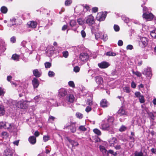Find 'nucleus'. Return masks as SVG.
Here are the masks:
<instances>
[{
    "mask_svg": "<svg viewBox=\"0 0 156 156\" xmlns=\"http://www.w3.org/2000/svg\"><path fill=\"white\" fill-rule=\"evenodd\" d=\"M29 102L30 101L22 99L17 102L16 103V106L19 108L25 109L27 108Z\"/></svg>",
    "mask_w": 156,
    "mask_h": 156,
    "instance_id": "1",
    "label": "nucleus"
},
{
    "mask_svg": "<svg viewBox=\"0 0 156 156\" xmlns=\"http://www.w3.org/2000/svg\"><path fill=\"white\" fill-rule=\"evenodd\" d=\"M142 73L148 78L150 79L152 76V72L151 68L147 67L144 68L142 72Z\"/></svg>",
    "mask_w": 156,
    "mask_h": 156,
    "instance_id": "2",
    "label": "nucleus"
},
{
    "mask_svg": "<svg viewBox=\"0 0 156 156\" xmlns=\"http://www.w3.org/2000/svg\"><path fill=\"white\" fill-rule=\"evenodd\" d=\"M86 23L89 26H91L95 23L94 17L92 15L87 16L85 18Z\"/></svg>",
    "mask_w": 156,
    "mask_h": 156,
    "instance_id": "3",
    "label": "nucleus"
},
{
    "mask_svg": "<svg viewBox=\"0 0 156 156\" xmlns=\"http://www.w3.org/2000/svg\"><path fill=\"white\" fill-rule=\"evenodd\" d=\"M140 46L142 48L145 47L147 44L148 39L145 37H141L138 41Z\"/></svg>",
    "mask_w": 156,
    "mask_h": 156,
    "instance_id": "4",
    "label": "nucleus"
},
{
    "mask_svg": "<svg viewBox=\"0 0 156 156\" xmlns=\"http://www.w3.org/2000/svg\"><path fill=\"white\" fill-rule=\"evenodd\" d=\"M107 14V12L98 13L97 15L96 19L99 21H103L105 20Z\"/></svg>",
    "mask_w": 156,
    "mask_h": 156,
    "instance_id": "5",
    "label": "nucleus"
},
{
    "mask_svg": "<svg viewBox=\"0 0 156 156\" xmlns=\"http://www.w3.org/2000/svg\"><path fill=\"white\" fill-rule=\"evenodd\" d=\"M89 58V56L86 53H81L80 55V59L81 61L85 62L87 61Z\"/></svg>",
    "mask_w": 156,
    "mask_h": 156,
    "instance_id": "6",
    "label": "nucleus"
},
{
    "mask_svg": "<svg viewBox=\"0 0 156 156\" xmlns=\"http://www.w3.org/2000/svg\"><path fill=\"white\" fill-rule=\"evenodd\" d=\"M143 18L146 19L147 20H151L154 17V15L150 13H144L143 15Z\"/></svg>",
    "mask_w": 156,
    "mask_h": 156,
    "instance_id": "7",
    "label": "nucleus"
},
{
    "mask_svg": "<svg viewBox=\"0 0 156 156\" xmlns=\"http://www.w3.org/2000/svg\"><path fill=\"white\" fill-rule=\"evenodd\" d=\"M98 66L101 69H105L109 66V64L106 62H103L98 64Z\"/></svg>",
    "mask_w": 156,
    "mask_h": 156,
    "instance_id": "8",
    "label": "nucleus"
},
{
    "mask_svg": "<svg viewBox=\"0 0 156 156\" xmlns=\"http://www.w3.org/2000/svg\"><path fill=\"white\" fill-rule=\"evenodd\" d=\"M99 149L100 151L102 153L104 156H108V153L104 146L100 145Z\"/></svg>",
    "mask_w": 156,
    "mask_h": 156,
    "instance_id": "9",
    "label": "nucleus"
},
{
    "mask_svg": "<svg viewBox=\"0 0 156 156\" xmlns=\"http://www.w3.org/2000/svg\"><path fill=\"white\" fill-rule=\"evenodd\" d=\"M75 98L74 96L72 94L68 95L66 97V100L69 102L72 103L74 101Z\"/></svg>",
    "mask_w": 156,
    "mask_h": 156,
    "instance_id": "10",
    "label": "nucleus"
},
{
    "mask_svg": "<svg viewBox=\"0 0 156 156\" xmlns=\"http://www.w3.org/2000/svg\"><path fill=\"white\" fill-rule=\"evenodd\" d=\"M59 95L62 97H64L67 94L66 90L64 88H61L59 90Z\"/></svg>",
    "mask_w": 156,
    "mask_h": 156,
    "instance_id": "11",
    "label": "nucleus"
},
{
    "mask_svg": "<svg viewBox=\"0 0 156 156\" xmlns=\"http://www.w3.org/2000/svg\"><path fill=\"white\" fill-rule=\"evenodd\" d=\"M54 48L53 47H50L49 49H47L46 53L48 56H51L53 54L54 50Z\"/></svg>",
    "mask_w": 156,
    "mask_h": 156,
    "instance_id": "12",
    "label": "nucleus"
},
{
    "mask_svg": "<svg viewBox=\"0 0 156 156\" xmlns=\"http://www.w3.org/2000/svg\"><path fill=\"white\" fill-rule=\"evenodd\" d=\"M27 24L29 27L34 28L36 27L37 23L35 21H31L28 22Z\"/></svg>",
    "mask_w": 156,
    "mask_h": 156,
    "instance_id": "13",
    "label": "nucleus"
},
{
    "mask_svg": "<svg viewBox=\"0 0 156 156\" xmlns=\"http://www.w3.org/2000/svg\"><path fill=\"white\" fill-rule=\"evenodd\" d=\"M19 92L21 93L19 94V96L20 97H21L22 96L24 95L26 93H27V90L26 89L22 88V87H20L18 90Z\"/></svg>",
    "mask_w": 156,
    "mask_h": 156,
    "instance_id": "14",
    "label": "nucleus"
},
{
    "mask_svg": "<svg viewBox=\"0 0 156 156\" xmlns=\"http://www.w3.org/2000/svg\"><path fill=\"white\" fill-rule=\"evenodd\" d=\"M109 142L111 146H113L115 144L117 143V139L115 137H112L110 138Z\"/></svg>",
    "mask_w": 156,
    "mask_h": 156,
    "instance_id": "15",
    "label": "nucleus"
},
{
    "mask_svg": "<svg viewBox=\"0 0 156 156\" xmlns=\"http://www.w3.org/2000/svg\"><path fill=\"white\" fill-rule=\"evenodd\" d=\"M95 81L98 84L101 85H102L103 82V78L100 76L95 77Z\"/></svg>",
    "mask_w": 156,
    "mask_h": 156,
    "instance_id": "16",
    "label": "nucleus"
},
{
    "mask_svg": "<svg viewBox=\"0 0 156 156\" xmlns=\"http://www.w3.org/2000/svg\"><path fill=\"white\" fill-rule=\"evenodd\" d=\"M32 82L34 88L38 87L39 84V82L37 79L35 78H34L32 80Z\"/></svg>",
    "mask_w": 156,
    "mask_h": 156,
    "instance_id": "17",
    "label": "nucleus"
},
{
    "mask_svg": "<svg viewBox=\"0 0 156 156\" xmlns=\"http://www.w3.org/2000/svg\"><path fill=\"white\" fill-rule=\"evenodd\" d=\"M100 105L103 108L107 107L108 105V103L106 100L104 99L102 100L100 102Z\"/></svg>",
    "mask_w": 156,
    "mask_h": 156,
    "instance_id": "18",
    "label": "nucleus"
},
{
    "mask_svg": "<svg viewBox=\"0 0 156 156\" xmlns=\"http://www.w3.org/2000/svg\"><path fill=\"white\" fill-rule=\"evenodd\" d=\"M118 114L120 116L127 115V113L122 108H121L118 112Z\"/></svg>",
    "mask_w": 156,
    "mask_h": 156,
    "instance_id": "19",
    "label": "nucleus"
},
{
    "mask_svg": "<svg viewBox=\"0 0 156 156\" xmlns=\"http://www.w3.org/2000/svg\"><path fill=\"white\" fill-rule=\"evenodd\" d=\"M16 19L14 18H11L8 24V26L11 27L13 25H16Z\"/></svg>",
    "mask_w": 156,
    "mask_h": 156,
    "instance_id": "20",
    "label": "nucleus"
},
{
    "mask_svg": "<svg viewBox=\"0 0 156 156\" xmlns=\"http://www.w3.org/2000/svg\"><path fill=\"white\" fill-rule=\"evenodd\" d=\"M5 42L3 40L0 39V50L2 49L3 50H5Z\"/></svg>",
    "mask_w": 156,
    "mask_h": 156,
    "instance_id": "21",
    "label": "nucleus"
},
{
    "mask_svg": "<svg viewBox=\"0 0 156 156\" xmlns=\"http://www.w3.org/2000/svg\"><path fill=\"white\" fill-rule=\"evenodd\" d=\"M28 140L29 142L32 144H34L36 142V138L34 136H31L30 137Z\"/></svg>",
    "mask_w": 156,
    "mask_h": 156,
    "instance_id": "22",
    "label": "nucleus"
},
{
    "mask_svg": "<svg viewBox=\"0 0 156 156\" xmlns=\"http://www.w3.org/2000/svg\"><path fill=\"white\" fill-rule=\"evenodd\" d=\"M34 75L36 77H39L41 75V73L37 69H35L33 70Z\"/></svg>",
    "mask_w": 156,
    "mask_h": 156,
    "instance_id": "23",
    "label": "nucleus"
},
{
    "mask_svg": "<svg viewBox=\"0 0 156 156\" xmlns=\"http://www.w3.org/2000/svg\"><path fill=\"white\" fill-rule=\"evenodd\" d=\"M102 33L101 32H98L95 34V36L96 39H104V36H101Z\"/></svg>",
    "mask_w": 156,
    "mask_h": 156,
    "instance_id": "24",
    "label": "nucleus"
},
{
    "mask_svg": "<svg viewBox=\"0 0 156 156\" xmlns=\"http://www.w3.org/2000/svg\"><path fill=\"white\" fill-rule=\"evenodd\" d=\"M110 126V124L108 123L103 124L102 123L101 126V128L103 130H106L108 129Z\"/></svg>",
    "mask_w": 156,
    "mask_h": 156,
    "instance_id": "25",
    "label": "nucleus"
},
{
    "mask_svg": "<svg viewBox=\"0 0 156 156\" xmlns=\"http://www.w3.org/2000/svg\"><path fill=\"white\" fill-rule=\"evenodd\" d=\"M13 126V124L12 123L6 122L4 128L8 129H11L12 128Z\"/></svg>",
    "mask_w": 156,
    "mask_h": 156,
    "instance_id": "26",
    "label": "nucleus"
},
{
    "mask_svg": "<svg viewBox=\"0 0 156 156\" xmlns=\"http://www.w3.org/2000/svg\"><path fill=\"white\" fill-rule=\"evenodd\" d=\"M69 143L72 145L73 147L77 146L79 144L77 142L73 140L70 139H68Z\"/></svg>",
    "mask_w": 156,
    "mask_h": 156,
    "instance_id": "27",
    "label": "nucleus"
},
{
    "mask_svg": "<svg viewBox=\"0 0 156 156\" xmlns=\"http://www.w3.org/2000/svg\"><path fill=\"white\" fill-rule=\"evenodd\" d=\"M5 110L3 106H0V116L3 115L5 113Z\"/></svg>",
    "mask_w": 156,
    "mask_h": 156,
    "instance_id": "28",
    "label": "nucleus"
},
{
    "mask_svg": "<svg viewBox=\"0 0 156 156\" xmlns=\"http://www.w3.org/2000/svg\"><path fill=\"white\" fill-rule=\"evenodd\" d=\"M150 35L152 38H156V29L151 31Z\"/></svg>",
    "mask_w": 156,
    "mask_h": 156,
    "instance_id": "29",
    "label": "nucleus"
},
{
    "mask_svg": "<svg viewBox=\"0 0 156 156\" xmlns=\"http://www.w3.org/2000/svg\"><path fill=\"white\" fill-rule=\"evenodd\" d=\"M41 99V98L40 95L36 96L34 98V100L35 102L36 103L39 102Z\"/></svg>",
    "mask_w": 156,
    "mask_h": 156,
    "instance_id": "30",
    "label": "nucleus"
},
{
    "mask_svg": "<svg viewBox=\"0 0 156 156\" xmlns=\"http://www.w3.org/2000/svg\"><path fill=\"white\" fill-rule=\"evenodd\" d=\"M134 156H144V154L142 151H136L134 153Z\"/></svg>",
    "mask_w": 156,
    "mask_h": 156,
    "instance_id": "31",
    "label": "nucleus"
},
{
    "mask_svg": "<svg viewBox=\"0 0 156 156\" xmlns=\"http://www.w3.org/2000/svg\"><path fill=\"white\" fill-rule=\"evenodd\" d=\"M149 116L151 117L152 119H154V118L155 116H156V112H154V113L152 112H148L147 113Z\"/></svg>",
    "mask_w": 156,
    "mask_h": 156,
    "instance_id": "32",
    "label": "nucleus"
},
{
    "mask_svg": "<svg viewBox=\"0 0 156 156\" xmlns=\"http://www.w3.org/2000/svg\"><path fill=\"white\" fill-rule=\"evenodd\" d=\"M80 131H85L87 130V128L85 127L84 126H79L78 129Z\"/></svg>",
    "mask_w": 156,
    "mask_h": 156,
    "instance_id": "33",
    "label": "nucleus"
},
{
    "mask_svg": "<svg viewBox=\"0 0 156 156\" xmlns=\"http://www.w3.org/2000/svg\"><path fill=\"white\" fill-rule=\"evenodd\" d=\"M7 151L8 153L6 154V156H12L14 152L12 150L11 151L10 150L8 149L7 150Z\"/></svg>",
    "mask_w": 156,
    "mask_h": 156,
    "instance_id": "34",
    "label": "nucleus"
},
{
    "mask_svg": "<svg viewBox=\"0 0 156 156\" xmlns=\"http://www.w3.org/2000/svg\"><path fill=\"white\" fill-rule=\"evenodd\" d=\"M12 59L16 61H18L19 58V56L18 55L15 54L13 55L12 57Z\"/></svg>",
    "mask_w": 156,
    "mask_h": 156,
    "instance_id": "35",
    "label": "nucleus"
},
{
    "mask_svg": "<svg viewBox=\"0 0 156 156\" xmlns=\"http://www.w3.org/2000/svg\"><path fill=\"white\" fill-rule=\"evenodd\" d=\"M114 120V118L112 117H109L108 119V124H109L110 125L112 124Z\"/></svg>",
    "mask_w": 156,
    "mask_h": 156,
    "instance_id": "36",
    "label": "nucleus"
},
{
    "mask_svg": "<svg viewBox=\"0 0 156 156\" xmlns=\"http://www.w3.org/2000/svg\"><path fill=\"white\" fill-rule=\"evenodd\" d=\"M135 134L133 132H131V135L129 137V138L130 140L135 141Z\"/></svg>",
    "mask_w": 156,
    "mask_h": 156,
    "instance_id": "37",
    "label": "nucleus"
},
{
    "mask_svg": "<svg viewBox=\"0 0 156 156\" xmlns=\"http://www.w3.org/2000/svg\"><path fill=\"white\" fill-rule=\"evenodd\" d=\"M105 55L107 56H115L116 55V54L115 53L112 52L110 51L108 52Z\"/></svg>",
    "mask_w": 156,
    "mask_h": 156,
    "instance_id": "38",
    "label": "nucleus"
},
{
    "mask_svg": "<svg viewBox=\"0 0 156 156\" xmlns=\"http://www.w3.org/2000/svg\"><path fill=\"white\" fill-rule=\"evenodd\" d=\"M93 132L95 134H97L99 136L101 134V132L100 131L97 129H94Z\"/></svg>",
    "mask_w": 156,
    "mask_h": 156,
    "instance_id": "39",
    "label": "nucleus"
},
{
    "mask_svg": "<svg viewBox=\"0 0 156 156\" xmlns=\"http://www.w3.org/2000/svg\"><path fill=\"white\" fill-rule=\"evenodd\" d=\"M1 11L2 12L5 13L7 11V9L5 6H2L1 8Z\"/></svg>",
    "mask_w": 156,
    "mask_h": 156,
    "instance_id": "40",
    "label": "nucleus"
},
{
    "mask_svg": "<svg viewBox=\"0 0 156 156\" xmlns=\"http://www.w3.org/2000/svg\"><path fill=\"white\" fill-rule=\"evenodd\" d=\"M139 100L140 102L141 103H144L145 101L144 97L143 95H141L139 98Z\"/></svg>",
    "mask_w": 156,
    "mask_h": 156,
    "instance_id": "41",
    "label": "nucleus"
},
{
    "mask_svg": "<svg viewBox=\"0 0 156 156\" xmlns=\"http://www.w3.org/2000/svg\"><path fill=\"white\" fill-rule=\"evenodd\" d=\"M1 136L3 138H6L8 136V134L6 132H3L1 133Z\"/></svg>",
    "mask_w": 156,
    "mask_h": 156,
    "instance_id": "42",
    "label": "nucleus"
},
{
    "mask_svg": "<svg viewBox=\"0 0 156 156\" xmlns=\"http://www.w3.org/2000/svg\"><path fill=\"white\" fill-rule=\"evenodd\" d=\"M77 22L79 24L82 25L84 24V21L83 19L81 18H79L77 20Z\"/></svg>",
    "mask_w": 156,
    "mask_h": 156,
    "instance_id": "43",
    "label": "nucleus"
},
{
    "mask_svg": "<svg viewBox=\"0 0 156 156\" xmlns=\"http://www.w3.org/2000/svg\"><path fill=\"white\" fill-rule=\"evenodd\" d=\"M49 139L50 137L48 135H47L44 136L43 137V140L44 142H46Z\"/></svg>",
    "mask_w": 156,
    "mask_h": 156,
    "instance_id": "44",
    "label": "nucleus"
},
{
    "mask_svg": "<svg viewBox=\"0 0 156 156\" xmlns=\"http://www.w3.org/2000/svg\"><path fill=\"white\" fill-rule=\"evenodd\" d=\"M76 117L77 118H78L79 119H82L83 117V115L81 113H80L78 112H77L76 113Z\"/></svg>",
    "mask_w": 156,
    "mask_h": 156,
    "instance_id": "45",
    "label": "nucleus"
},
{
    "mask_svg": "<svg viewBox=\"0 0 156 156\" xmlns=\"http://www.w3.org/2000/svg\"><path fill=\"white\" fill-rule=\"evenodd\" d=\"M122 19L126 23H128L129 21V18L125 16H123L122 17Z\"/></svg>",
    "mask_w": 156,
    "mask_h": 156,
    "instance_id": "46",
    "label": "nucleus"
},
{
    "mask_svg": "<svg viewBox=\"0 0 156 156\" xmlns=\"http://www.w3.org/2000/svg\"><path fill=\"white\" fill-rule=\"evenodd\" d=\"M123 90L124 92L129 93L130 92V87H125L123 88Z\"/></svg>",
    "mask_w": 156,
    "mask_h": 156,
    "instance_id": "47",
    "label": "nucleus"
},
{
    "mask_svg": "<svg viewBox=\"0 0 156 156\" xmlns=\"http://www.w3.org/2000/svg\"><path fill=\"white\" fill-rule=\"evenodd\" d=\"M44 65L46 68H48L51 67V63L49 62H47L44 63Z\"/></svg>",
    "mask_w": 156,
    "mask_h": 156,
    "instance_id": "48",
    "label": "nucleus"
},
{
    "mask_svg": "<svg viewBox=\"0 0 156 156\" xmlns=\"http://www.w3.org/2000/svg\"><path fill=\"white\" fill-rule=\"evenodd\" d=\"M133 74H135L138 77H140L141 76V73L139 72L136 71L135 72L134 71H132Z\"/></svg>",
    "mask_w": 156,
    "mask_h": 156,
    "instance_id": "49",
    "label": "nucleus"
},
{
    "mask_svg": "<svg viewBox=\"0 0 156 156\" xmlns=\"http://www.w3.org/2000/svg\"><path fill=\"white\" fill-rule=\"evenodd\" d=\"M70 129L71 130V131L73 133H75L76 131V129L75 126H70Z\"/></svg>",
    "mask_w": 156,
    "mask_h": 156,
    "instance_id": "50",
    "label": "nucleus"
},
{
    "mask_svg": "<svg viewBox=\"0 0 156 156\" xmlns=\"http://www.w3.org/2000/svg\"><path fill=\"white\" fill-rule=\"evenodd\" d=\"M48 74L49 77H52L55 76V73L53 71H49Z\"/></svg>",
    "mask_w": 156,
    "mask_h": 156,
    "instance_id": "51",
    "label": "nucleus"
},
{
    "mask_svg": "<svg viewBox=\"0 0 156 156\" xmlns=\"http://www.w3.org/2000/svg\"><path fill=\"white\" fill-rule=\"evenodd\" d=\"M126 129V127L124 126H122L119 129V131L121 132H123Z\"/></svg>",
    "mask_w": 156,
    "mask_h": 156,
    "instance_id": "52",
    "label": "nucleus"
},
{
    "mask_svg": "<svg viewBox=\"0 0 156 156\" xmlns=\"http://www.w3.org/2000/svg\"><path fill=\"white\" fill-rule=\"evenodd\" d=\"M76 22L75 20H71L70 22V25L71 27L74 26L76 24Z\"/></svg>",
    "mask_w": 156,
    "mask_h": 156,
    "instance_id": "53",
    "label": "nucleus"
},
{
    "mask_svg": "<svg viewBox=\"0 0 156 156\" xmlns=\"http://www.w3.org/2000/svg\"><path fill=\"white\" fill-rule=\"evenodd\" d=\"M63 56L65 58H67L69 55V53L68 51H65L62 52Z\"/></svg>",
    "mask_w": 156,
    "mask_h": 156,
    "instance_id": "54",
    "label": "nucleus"
},
{
    "mask_svg": "<svg viewBox=\"0 0 156 156\" xmlns=\"http://www.w3.org/2000/svg\"><path fill=\"white\" fill-rule=\"evenodd\" d=\"M72 3V0H66L65 2V5L66 6H68Z\"/></svg>",
    "mask_w": 156,
    "mask_h": 156,
    "instance_id": "55",
    "label": "nucleus"
},
{
    "mask_svg": "<svg viewBox=\"0 0 156 156\" xmlns=\"http://www.w3.org/2000/svg\"><path fill=\"white\" fill-rule=\"evenodd\" d=\"M5 93V91L3 88L0 87V96L3 95Z\"/></svg>",
    "mask_w": 156,
    "mask_h": 156,
    "instance_id": "56",
    "label": "nucleus"
},
{
    "mask_svg": "<svg viewBox=\"0 0 156 156\" xmlns=\"http://www.w3.org/2000/svg\"><path fill=\"white\" fill-rule=\"evenodd\" d=\"M69 85L71 87H75V84L73 81H70L68 82Z\"/></svg>",
    "mask_w": 156,
    "mask_h": 156,
    "instance_id": "57",
    "label": "nucleus"
},
{
    "mask_svg": "<svg viewBox=\"0 0 156 156\" xmlns=\"http://www.w3.org/2000/svg\"><path fill=\"white\" fill-rule=\"evenodd\" d=\"M87 104L90 106H91L93 105V102L91 99H88L87 100Z\"/></svg>",
    "mask_w": 156,
    "mask_h": 156,
    "instance_id": "58",
    "label": "nucleus"
},
{
    "mask_svg": "<svg viewBox=\"0 0 156 156\" xmlns=\"http://www.w3.org/2000/svg\"><path fill=\"white\" fill-rule=\"evenodd\" d=\"M6 122H0V128H4L5 127Z\"/></svg>",
    "mask_w": 156,
    "mask_h": 156,
    "instance_id": "59",
    "label": "nucleus"
},
{
    "mask_svg": "<svg viewBox=\"0 0 156 156\" xmlns=\"http://www.w3.org/2000/svg\"><path fill=\"white\" fill-rule=\"evenodd\" d=\"M108 154L110 153L111 154H113L114 156H116V153H114L113 151L111 150H109L108 151Z\"/></svg>",
    "mask_w": 156,
    "mask_h": 156,
    "instance_id": "60",
    "label": "nucleus"
},
{
    "mask_svg": "<svg viewBox=\"0 0 156 156\" xmlns=\"http://www.w3.org/2000/svg\"><path fill=\"white\" fill-rule=\"evenodd\" d=\"M73 70L76 73L79 72L80 70V68L78 66H76L74 67Z\"/></svg>",
    "mask_w": 156,
    "mask_h": 156,
    "instance_id": "61",
    "label": "nucleus"
},
{
    "mask_svg": "<svg viewBox=\"0 0 156 156\" xmlns=\"http://www.w3.org/2000/svg\"><path fill=\"white\" fill-rule=\"evenodd\" d=\"M135 95L136 98H139L142 95L139 92H136L135 93Z\"/></svg>",
    "mask_w": 156,
    "mask_h": 156,
    "instance_id": "62",
    "label": "nucleus"
},
{
    "mask_svg": "<svg viewBox=\"0 0 156 156\" xmlns=\"http://www.w3.org/2000/svg\"><path fill=\"white\" fill-rule=\"evenodd\" d=\"M114 28L115 31H118L119 30V26L117 25H115L114 26Z\"/></svg>",
    "mask_w": 156,
    "mask_h": 156,
    "instance_id": "63",
    "label": "nucleus"
},
{
    "mask_svg": "<svg viewBox=\"0 0 156 156\" xmlns=\"http://www.w3.org/2000/svg\"><path fill=\"white\" fill-rule=\"evenodd\" d=\"M133 49V46L131 44H129L126 47L127 50H131Z\"/></svg>",
    "mask_w": 156,
    "mask_h": 156,
    "instance_id": "64",
    "label": "nucleus"
}]
</instances>
